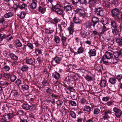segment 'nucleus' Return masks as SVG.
Segmentation results:
<instances>
[{
	"label": "nucleus",
	"instance_id": "b1692460",
	"mask_svg": "<svg viewBox=\"0 0 122 122\" xmlns=\"http://www.w3.org/2000/svg\"><path fill=\"white\" fill-rule=\"evenodd\" d=\"M25 62L26 63L29 65L32 64L34 62L32 58H26L25 59Z\"/></svg>",
	"mask_w": 122,
	"mask_h": 122
},
{
	"label": "nucleus",
	"instance_id": "c03bdc74",
	"mask_svg": "<svg viewBox=\"0 0 122 122\" xmlns=\"http://www.w3.org/2000/svg\"><path fill=\"white\" fill-rule=\"evenodd\" d=\"M122 19V12H119L117 18L116 20L118 21L120 19Z\"/></svg>",
	"mask_w": 122,
	"mask_h": 122
},
{
	"label": "nucleus",
	"instance_id": "e2e57ef3",
	"mask_svg": "<svg viewBox=\"0 0 122 122\" xmlns=\"http://www.w3.org/2000/svg\"><path fill=\"white\" fill-rule=\"evenodd\" d=\"M100 112V111L99 109L98 108H96L95 109L94 113L96 114H97Z\"/></svg>",
	"mask_w": 122,
	"mask_h": 122
},
{
	"label": "nucleus",
	"instance_id": "4468645a",
	"mask_svg": "<svg viewBox=\"0 0 122 122\" xmlns=\"http://www.w3.org/2000/svg\"><path fill=\"white\" fill-rule=\"evenodd\" d=\"M111 114V111L110 110H107L104 112L103 114V118H108L110 117Z\"/></svg>",
	"mask_w": 122,
	"mask_h": 122
},
{
	"label": "nucleus",
	"instance_id": "f8f14e48",
	"mask_svg": "<svg viewBox=\"0 0 122 122\" xmlns=\"http://www.w3.org/2000/svg\"><path fill=\"white\" fill-rule=\"evenodd\" d=\"M63 7L64 10L66 12H67L69 11H71L72 10V8L70 5L67 4L65 3L63 5Z\"/></svg>",
	"mask_w": 122,
	"mask_h": 122
},
{
	"label": "nucleus",
	"instance_id": "37998d69",
	"mask_svg": "<svg viewBox=\"0 0 122 122\" xmlns=\"http://www.w3.org/2000/svg\"><path fill=\"white\" fill-rule=\"evenodd\" d=\"M29 6L31 9L32 10H34L36 8L37 4L31 3L30 4Z\"/></svg>",
	"mask_w": 122,
	"mask_h": 122
},
{
	"label": "nucleus",
	"instance_id": "2eb2a0df",
	"mask_svg": "<svg viewBox=\"0 0 122 122\" xmlns=\"http://www.w3.org/2000/svg\"><path fill=\"white\" fill-rule=\"evenodd\" d=\"M109 29V28L107 27L105 25H103L101 29V30L99 31L100 34L101 35L103 34H105L106 32Z\"/></svg>",
	"mask_w": 122,
	"mask_h": 122
},
{
	"label": "nucleus",
	"instance_id": "603ef678",
	"mask_svg": "<svg viewBox=\"0 0 122 122\" xmlns=\"http://www.w3.org/2000/svg\"><path fill=\"white\" fill-rule=\"evenodd\" d=\"M37 60L39 64H41L43 61L41 59V57H38L37 58Z\"/></svg>",
	"mask_w": 122,
	"mask_h": 122
},
{
	"label": "nucleus",
	"instance_id": "c9c22d12",
	"mask_svg": "<svg viewBox=\"0 0 122 122\" xmlns=\"http://www.w3.org/2000/svg\"><path fill=\"white\" fill-rule=\"evenodd\" d=\"M70 116L74 118H75L76 117V115L75 113L73 111H70L68 112Z\"/></svg>",
	"mask_w": 122,
	"mask_h": 122
},
{
	"label": "nucleus",
	"instance_id": "69168bd1",
	"mask_svg": "<svg viewBox=\"0 0 122 122\" xmlns=\"http://www.w3.org/2000/svg\"><path fill=\"white\" fill-rule=\"evenodd\" d=\"M114 56L115 58L113 59V63L115 64V63H117L118 62V60H119V59L120 58H118V59H117L115 56Z\"/></svg>",
	"mask_w": 122,
	"mask_h": 122
},
{
	"label": "nucleus",
	"instance_id": "20e7f679",
	"mask_svg": "<svg viewBox=\"0 0 122 122\" xmlns=\"http://www.w3.org/2000/svg\"><path fill=\"white\" fill-rule=\"evenodd\" d=\"M113 111L115 113V115L117 118H120L122 114V112L120 109L117 107H114L113 108Z\"/></svg>",
	"mask_w": 122,
	"mask_h": 122
},
{
	"label": "nucleus",
	"instance_id": "9d476101",
	"mask_svg": "<svg viewBox=\"0 0 122 122\" xmlns=\"http://www.w3.org/2000/svg\"><path fill=\"white\" fill-rule=\"evenodd\" d=\"M61 60V57L56 56L53 58L51 61V63L53 65H55L60 63Z\"/></svg>",
	"mask_w": 122,
	"mask_h": 122
},
{
	"label": "nucleus",
	"instance_id": "4be33fe9",
	"mask_svg": "<svg viewBox=\"0 0 122 122\" xmlns=\"http://www.w3.org/2000/svg\"><path fill=\"white\" fill-rule=\"evenodd\" d=\"M9 56L10 57L11 59L14 61H17L18 59V57L13 53H11Z\"/></svg>",
	"mask_w": 122,
	"mask_h": 122
},
{
	"label": "nucleus",
	"instance_id": "774afa93",
	"mask_svg": "<svg viewBox=\"0 0 122 122\" xmlns=\"http://www.w3.org/2000/svg\"><path fill=\"white\" fill-rule=\"evenodd\" d=\"M34 43L36 46L40 47L41 46V45L37 41H35Z\"/></svg>",
	"mask_w": 122,
	"mask_h": 122
},
{
	"label": "nucleus",
	"instance_id": "aec40b11",
	"mask_svg": "<svg viewBox=\"0 0 122 122\" xmlns=\"http://www.w3.org/2000/svg\"><path fill=\"white\" fill-rule=\"evenodd\" d=\"M88 54L89 55L90 57L95 56L96 54V50L94 49H91L88 52Z\"/></svg>",
	"mask_w": 122,
	"mask_h": 122
},
{
	"label": "nucleus",
	"instance_id": "2f4dec72",
	"mask_svg": "<svg viewBox=\"0 0 122 122\" xmlns=\"http://www.w3.org/2000/svg\"><path fill=\"white\" fill-rule=\"evenodd\" d=\"M29 69L28 66L26 65H24L21 67V70L23 72L26 71Z\"/></svg>",
	"mask_w": 122,
	"mask_h": 122
},
{
	"label": "nucleus",
	"instance_id": "864d4df0",
	"mask_svg": "<svg viewBox=\"0 0 122 122\" xmlns=\"http://www.w3.org/2000/svg\"><path fill=\"white\" fill-rule=\"evenodd\" d=\"M6 37V36L5 34H0V38L1 41H2L4 39H5Z\"/></svg>",
	"mask_w": 122,
	"mask_h": 122
},
{
	"label": "nucleus",
	"instance_id": "72a5a7b5",
	"mask_svg": "<svg viewBox=\"0 0 122 122\" xmlns=\"http://www.w3.org/2000/svg\"><path fill=\"white\" fill-rule=\"evenodd\" d=\"M20 122H28L27 118L25 116L20 117Z\"/></svg>",
	"mask_w": 122,
	"mask_h": 122
},
{
	"label": "nucleus",
	"instance_id": "c85d7f7f",
	"mask_svg": "<svg viewBox=\"0 0 122 122\" xmlns=\"http://www.w3.org/2000/svg\"><path fill=\"white\" fill-rule=\"evenodd\" d=\"M85 49V48L82 47L81 45V46L78 48L77 51V53L80 54L83 53Z\"/></svg>",
	"mask_w": 122,
	"mask_h": 122
},
{
	"label": "nucleus",
	"instance_id": "6e6d98bb",
	"mask_svg": "<svg viewBox=\"0 0 122 122\" xmlns=\"http://www.w3.org/2000/svg\"><path fill=\"white\" fill-rule=\"evenodd\" d=\"M67 88V89L70 90V91L73 92H75V89L73 87L68 86Z\"/></svg>",
	"mask_w": 122,
	"mask_h": 122
},
{
	"label": "nucleus",
	"instance_id": "c756f323",
	"mask_svg": "<svg viewBox=\"0 0 122 122\" xmlns=\"http://www.w3.org/2000/svg\"><path fill=\"white\" fill-rule=\"evenodd\" d=\"M4 116L9 120V119H11L15 115L13 113H8L6 115Z\"/></svg>",
	"mask_w": 122,
	"mask_h": 122
},
{
	"label": "nucleus",
	"instance_id": "680f3d73",
	"mask_svg": "<svg viewBox=\"0 0 122 122\" xmlns=\"http://www.w3.org/2000/svg\"><path fill=\"white\" fill-rule=\"evenodd\" d=\"M12 37V36L11 35H7V36H6V37L5 39L6 40L8 41H9L11 39Z\"/></svg>",
	"mask_w": 122,
	"mask_h": 122
},
{
	"label": "nucleus",
	"instance_id": "0eeeda50",
	"mask_svg": "<svg viewBox=\"0 0 122 122\" xmlns=\"http://www.w3.org/2000/svg\"><path fill=\"white\" fill-rule=\"evenodd\" d=\"M120 11L119 9L115 8L113 9L111 11V13L112 14V17H114L115 19L116 20L117 18V17Z\"/></svg>",
	"mask_w": 122,
	"mask_h": 122
},
{
	"label": "nucleus",
	"instance_id": "393cba45",
	"mask_svg": "<svg viewBox=\"0 0 122 122\" xmlns=\"http://www.w3.org/2000/svg\"><path fill=\"white\" fill-rule=\"evenodd\" d=\"M61 43L62 44L63 46H66V40L67 39L66 37L64 36H61Z\"/></svg>",
	"mask_w": 122,
	"mask_h": 122
},
{
	"label": "nucleus",
	"instance_id": "f03ea898",
	"mask_svg": "<svg viewBox=\"0 0 122 122\" xmlns=\"http://www.w3.org/2000/svg\"><path fill=\"white\" fill-rule=\"evenodd\" d=\"M110 25L112 28H113L112 32L115 35H117L119 32V28L118 26L117 23L114 20L111 21Z\"/></svg>",
	"mask_w": 122,
	"mask_h": 122
},
{
	"label": "nucleus",
	"instance_id": "412c9836",
	"mask_svg": "<svg viewBox=\"0 0 122 122\" xmlns=\"http://www.w3.org/2000/svg\"><path fill=\"white\" fill-rule=\"evenodd\" d=\"M52 76L55 79L57 80L60 77V73H58L56 71H55L52 73Z\"/></svg>",
	"mask_w": 122,
	"mask_h": 122
},
{
	"label": "nucleus",
	"instance_id": "49530a36",
	"mask_svg": "<svg viewBox=\"0 0 122 122\" xmlns=\"http://www.w3.org/2000/svg\"><path fill=\"white\" fill-rule=\"evenodd\" d=\"M21 87L22 89L23 90H27L29 88V86L26 84H23L22 86Z\"/></svg>",
	"mask_w": 122,
	"mask_h": 122
},
{
	"label": "nucleus",
	"instance_id": "5701e85b",
	"mask_svg": "<svg viewBox=\"0 0 122 122\" xmlns=\"http://www.w3.org/2000/svg\"><path fill=\"white\" fill-rule=\"evenodd\" d=\"M101 22L103 25H105L108 23V18L107 17H104L102 18Z\"/></svg>",
	"mask_w": 122,
	"mask_h": 122
},
{
	"label": "nucleus",
	"instance_id": "338daca9",
	"mask_svg": "<svg viewBox=\"0 0 122 122\" xmlns=\"http://www.w3.org/2000/svg\"><path fill=\"white\" fill-rule=\"evenodd\" d=\"M53 20L56 23H57L59 21H60V19L57 17H55Z\"/></svg>",
	"mask_w": 122,
	"mask_h": 122
},
{
	"label": "nucleus",
	"instance_id": "7ed1b4c3",
	"mask_svg": "<svg viewBox=\"0 0 122 122\" xmlns=\"http://www.w3.org/2000/svg\"><path fill=\"white\" fill-rule=\"evenodd\" d=\"M52 5V9L53 11L59 15H61L63 13V10L61 9V6L58 4H57L54 6Z\"/></svg>",
	"mask_w": 122,
	"mask_h": 122
},
{
	"label": "nucleus",
	"instance_id": "ddd939ff",
	"mask_svg": "<svg viewBox=\"0 0 122 122\" xmlns=\"http://www.w3.org/2000/svg\"><path fill=\"white\" fill-rule=\"evenodd\" d=\"M118 36L116 38V42L119 45L122 46V36L120 34H118Z\"/></svg>",
	"mask_w": 122,
	"mask_h": 122
},
{
	"label": "nucleus",
	"instance_id": "f704fd0d",
	"mask_svg": "<svg viewBox=\"0 0 122 122\" xmlns=\"http://www.w3.org/2000/svg\"><path fill=\"white\" fill-rule=\"evenodd\" d=\"M1 122H10L9 120L8 119L4 116L2 117L1 120Z\"/></svg>",
	"mask_w": 122,
	"mask_h": 122
},
{
	"label": "nucleus",
	"instance_id": "de8ad7c7",
	"mask_svg": "<svg viewBox=\"0 0 122 122\" xmlns=\"http://www.w3.org/2000/svg\"><path fill=\"white\" fill-rule=\"evenodd\" d=\"M16 76L14 75H12L10 76V80L12 82H14L16 79Z\"/></svg>",
	"mask_w": 122,
	"mask_h": 122
},
{
	"label": "nucleus",
	"instance_id": "a18cd8bd",
	"mask_svg": "<svg viewBox=\"0 0 122 122\" xmlns=\"http://www.w3.org/2000/svg\"><path fill=\"white\" fill-rule=\"evenodd\" d=\"M16 46L17 47H21L22 46V44L21 43L20 41L19 40H17L15 42Z\"/></svg>",
	"mask_w": 122,
	"mask_h": 122
},
{
	"label": "nucleus",
	"instance_id": "0e129e2a",
	"mask_svg": "<svg viewBox=\"0 0 122 122\" xmlns=\"http://www.w3.org/2000/svg\"><path fill=\"white\" fill-rule=\"evenodd\" d=\"M63 103V102L62 101L58 100L56 102V103L58 106H61Z\"/></svg>",
	"mask_w": 122,
	"mask_h": 122
},
{
	"label": "nucleus",
	"instance_id": "09e8293b",
	"mask_svg": "<svg viewBox=\"0 0 122 122\" xmlns=\"http://www.w3.org/2000/svg\"><path fill=\"white\" fill-rule=\"evenodd\" d=\"M115 78L117 79L119 82L121 81V80L122 79V74L118 75Z\"/></svg>",
	"mask_w": 122,
	"mask_h": 122
},
{
	"label": "nucleus",
	"instance_id": "f257e3e1",
	"mask_svg": "<svg viewBox=\"0 0 122 122\" xmlns=\"http://www.w3.org/2000/svg\"><path fill=\"white\" fill-rule=\"evenodd\" d=\"M97 1V0H88V2L86 0H72L71 2L77 7L81 6V4L87 5L88 4L89 7L91 9L96 5Z\"/></svg>",
	"mask_w": 122,
	"mask_h": 122
},
{
	"label": "nucleus",
	"instance_id": "cd10ccee",
	"mask_svg": "<svg viewBox=\"0 0 122 122\" xmlns=\"http://www.w3.org/2000/svg\"><path fill=\"white\" fill-rule=\"evenodd\" d=\"M24 109L26 110H29L31 106L27 104H23L21 106Z\"/></svg>",
	"mask_w": 122,
	"mask_h": 122
},
{
	"label": "nucleus",
	"instance_id": "4d7b16f0",
	"mask_svg": "<svg viewBox=\"0 0 122 122\" xmlns=\"http://www.w3.org/2000/svg\"><path fill=\"white\" fill-rule=\"evenodd\" d=\"M106 58L105 57H103L102 58L103 60V63L105 64H108L109 63V62L107 60H106Z\"/></svg>",
	"mask_w": 122,
	"mask_h": 122
},
{
	"label": "nucleus",
	"instance_id": "052dcab7",
	"mask_svg": "<svg viewBox=\"0 0 122 122\" xmlns=\"http://www.w3.org/2000/svg\"><path fill=\"white\" fill-rule=\"evenodd\" d=\"M69 103L71 104V105L72 106H76V102L74 101H72L71 100L69 101Z\"/></svg>",
	"mask_w": 122,
	"mask_h": 122
},
{
	"label": "nucleus",
	"instance_id": "1a4fd4ad",
	"mask_svg": "<svg viewBox=\"0 0 122 122\" xmlns=\"http://www.w3.org/2000/svg\"><path fill=\"white\" fill-rule=\"evenodd\" d=\"M67 76H68L70 77V78L72 77L75 81H78V77H79V74H75L74 73V71L73 72H69L68 73Z\"/></svg>",
	"mask_w": 122,
	"mask_h": 122
},
{
	"label": "nucleus",
	"instance_id": "ea45409f",
	"mask_svg": "<svg viewBox=\"0 0 122 122\" xmlns=\"http://www.w3.org/2000/svg\"><path fill=\"white\" fill-rule=\"evenodd\" d=\"M111 2L112 4L117 6L119 3V1L118 0H111Z\"/></svg>",
	"mask_w": 122,
	"mask_h": 122
},
{
	"label": "nucleus",
	"instance_id": "5fc2aeb1",
	"mask_svg": "<svg viewBox=\"0 0 122 122\" xmlns=\"http://www.w3.org/2000/svg\"><path fill=\"white\" fill-rule=\"evenodd\" d=\"M58 27L60 30V32H62L64 30V29L61 24H59L58 25Z\"/></svg>",
	"mask_w": 122,
	"mask_h": 122
},
{
	"label": "nucleus",
	"instance_id": "9b49d317",
	"mask_svg": "<svg viewBox=\"0 0 122 122\" xmlns=\"http://www.w3.org/2000/svg\"><path fill=\"white\" fill-rule=\"evenodd\" d=\"M16 6L21 9H24L25 10V11L27 10V4L21 2L19 3L18 5H16Z\"/></svg>",
	"mask_w": 122,
	"mask_h": 122
},
{
	"label": "nucleus",
	"instance_id": "6ab92c4d",
	"mask_svg": "<svg viewBox=\"0 0 122 122\" xmlns=\"http://www.w3.org/2000/svg\"><path fill=\"white\" fill-rule=\"evenodd\" d=\"M72 19L73 22L75 23H80L81 22V20L76 16L75 14Z\"/></svg>",
	"mask_w": 122,
	"mask_h": 122
},
{
	"label": "nucleus",
	"instance_id": "e433bc0d",
	"mask_svg": "<svg viewBox=\"0 0 122 122\" xmlns=\"http://www.w3.org/2000/svg\"><path fill=\"white\" fill-rule=\"evenodd\" d=\"M10 68L9 66L6 65L2 68V70L4 71H9L10 69Z\"/></svg>",
	"mask_w": 122,
	"mask_h": 122
},
{
	"label": "nucleus",
	"instance_id": "f3484780",
	"mask_svg": "<svg viewBox=\"0 0 122 122\" xmlns=\"http://www.w3.org/2000/svg\"><path fill=\"white\" fill-rule=\"evenodd\" d=\"M113 55L117 59H118V58H120L122 56V49L120 51V52L118 51L114 52Z\"/></svg>",
	"mask_w": 122,
	"mask_h": 122
},
{
	"label": "nucleus",
	"instance_id": "58836bf2",
	"mask_svg": "<svg viewBox=\"0 0 122 122\" xmlns=\"http://www.w3.org/2000/svg\"><path fill=\"white\" fill-rule=\"evenodd\" d=\"M61 39L58 36H55L54 38V41L57 43H60L61 42Z\"/></svg>",
	"mask_w": 122,
	"mask_h": 122
},
{
	"label": "nucleus",
	"instance_id": "4c0bfd02",
	"mask_svg": "<svg viewBox=\"0 0 122 122\" xmlns=\"http://www.w3.org/2000/svg\"><path fill=\"white\" fill-rule=\"evenodd\" d=\"M116 79L115 77H111L109 79V81L112 84H114L116 82Z\"/></svg>",
	"mask_w": 122,
	"mask_h": 122
},
{
	"label": "nucleus",
	"instance_id": "6e6552de",
	"mask_svg": "<svg viewBox=\"0 0 122 122\" xmlns=\"http://www.w3.org/2000/svg\"><path fill=\"white\" fill-rule=\"evenodd\" d=\"M94 12L96 15L100 16H102L104 15L103 8L101 7H97L95 8Z\"/></svg>",
	"mask_w": 122,
	"mask_h": 122
},
{
	"label": "nucleus",
	"instance_id": "bb28decb",
	"mask_svg": "<svg viewBox=\"0 0 122 122\" xmlns=\"http://www.w3.org/2000/svg\"><path fill=\"white\" fill-rule=\"evenodd\" d=\"M13 15V13L11 12H9L5 14L4 16L5 18H7L12 17Z\"/></svg>",
	"mask_w": 122,
	"mask_h": 122
},
{
	"label": "nucleus",
	"instance_id": "39448f33",
	"mask_svg": "<svg viewBox=\"0 0 122 122\" xmlns=\"http://www.w3.org/2000/svg\"><path fill=\"white\" fill-rule=\"evenodd\" d=\"M75 14H77L80 16L82 17L83 18H85L86 14L85 13V11L83 9L78 8L75 10Z\"/></svg>",
	"mask_w": 122,
	"mask_h": 122
},
{
	"label": "nucleus",
	"instance_id": "423d86ee",
	"mask_svg": "<svg viewBox=\"0 0 122 122\" xmlns=\"http://www.w3.org/2000/svg\"><path fill=\"white\" fill-rule=\"evenodd\" d=\"M99 19L97 17H93L92 18L91 22L89 25V27H91L92 26L94 28H95V25L99 22Z\"/></svg>",
	"mask_w": 122,
	"mask_h": 122
},
{
	"label": "nucleus",
	"instance_id": "3c124183",
	"mask_svg": "<svg viewBox=\"0 0 122 122\" xmlns=\"http://www.w3.org/2000/svg\"><path fill=\"white\" fill-rule=\"evenodd\" d=\"M27 46L30 49H32L34 48L32 44L30 43H28L26 44Z\"/></svg>",
	"mask_w": 122,
	"mask_h": 122
},
{
	"label": "nucleus",
	"instance_id": "a878e982",
	"mask_svg": "<svg viewBox=\"0 0 122 122\" xmlns=\"http://www.w3.org/2000/svg\"><path fill=\"white\" fill-rule=\"evenodd\" d=\"M66 68L67 70L69 72H73L74 71L72 65L71 64L67 66Z\"/></svg>",
	"mask_w": 122,
	"mask_h": 122
},
{
	"label": "nucleus",
	"instance_id": "7c9ffc66",
	"mask_svg": "<svg viewBox=\"0 0 122 122\" xmlns=\"http://www.w3.org/2000/svg\"><path fill=\"white\" fill-rule=\"evenodd\" d=\"M26 14V13L25 12L23 11L21 12L20 14L17 15V16H19L20 19H22L24 18Z\"/></svg>",
	"mask_w": 122,
	"mask_h": 122
},
{
	"label": "nucleus",
	"instance_id": "473e14b6",
	"mask_svg": "<svg viewBox=\"0 0 122 122\" xmlns=\"http://www.w3.org/2000/svg\"><path fill=\"white\" fill-rule=\"evenodd\" d=\"M91 108L90 107L88 106H85L83 110L84 111H86L89 114L91 111Z\"/></svg>",
	"mask_w": 122,
	"mask_h": 122
},
{
	"label": "nucleus",
	"instance_id": "13d9d810",
	"mask_svg": "<svg viewBox=\"0 0 122 122\" xmlns=\"http://www.w3.org/2000/svg\"><path fill=\"white\" fill-rule=\"evenodd\" d=\"M35 52L36 53V54L37 53V52L39 54H41L42 53V52L41 51V49L39 48H36Z\"/></svg>",
	"mask_w": 122,
	"mask_h": 122
},
{
	"label": "nucleus",
	"instance_id": "8fccbe9b",
	"mask_svg": "<svg viewBox=\"0 0 122 122\" xmlns=\"http://www.w3.org/2000/svg\"><path fill=\"white\" fill-rule=\"evenodd\" d=\"M67 29L69 31V34H72L73 32V30H74L73 28L72 27H69Z\"/></svg>",
	"mask_w": 122,
	"mask_h": 122
},
{
	"label": "nucleus",
	"instance_id": "dca6fc26",
	"mask_svg": "<svg viewBox=\"0 0 122 122\" xmlns=\"http://www.w3.org/2000/svg\"><path fill=\"white\" fill-rule=\"evenodd\" d=\"M113 55L110 52L108 51H107L105 53V54L104 55L103 57H104L107 59H109L113 57Z\"/></svg>",
	"mask_w": 122,
	"mask_h": 122
},
{
	"label": "nucleus",
	"instance_id": "a19ab883",
	"mask_svg": "<svg viewBox=\"0 0 122 122\" xmlns=\"http://www.w3.org/2000/svg\"><path fill=\"white\" fill-rule=\"evenodd\" d=\"M84 77L85 79L88 81H92L93 80V77L90 76L89 75H87L85 76Z\"/></svg>",
	"mask_w": 122,
	"mask_h": 122
},
{
	"label": "nucleus",
	"instance_id": "79ce46f5",
	"mask_svg": "<svg viewBox=\"0 0 122 122\" xmlns=\"http://www.w3.org/2000/svg\"><path fill=\"white\" fill-rule=\"evenodd\" d=\"M92 35H94V36H95L96 37L97 36H100L101 35L100 34V33L97 32L96 30H94L92 31Z\"/></svg>",
	"mask_w": 122,
	"mask_h": 122
},
{
	"label": "nucleus",
	"instance_id": "a211bd4d",
	"mask_svg": "<svg viewBox=\"0 0 122 122\" xmlns=\"http://www.w3.org/2000/svg\"><path fill=\"white\" fill-rule=\"evenodd\" d=\"M38 10L42 14L44 13L46 11V8L43 5H39L38 8Z\"/></svg>",
	"mask_w": 122,
	"mask_h": 122
},
{
	"label": "nucleus",
	"instance_id": "bf43d9fd",
	"mask_svg": "<svg viewBox=\"0 0 122 122\" xmlns=\"http://www.w3.org/2000/svg\"><path fill=\"white\" fill-rule=\"evenodd\" d=\"M26 46L23 45V46H22V47L20 48L21 51L24 52L26 51Z\"/></svg>",
	"mask_w": 122,
	"mask_h": 122
}]
</instances>
